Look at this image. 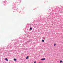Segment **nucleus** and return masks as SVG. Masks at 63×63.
<instances>
[{
	"label": "nucleus",
	"instance_id": "f257e3e1",
	"mask_svg": "<svg viewBox=\"0 0 63 63\" xmlns=\"http://www.w3.org/2000/svg\"><path fill=\"white\" fill-rule=\"evenodd\" d=\"M45 59H46L45 58H44L41 59V60H44Z\"/></svg>",
	"mask_w": 63,
	"mask_h": 63
},
{
	"label": "nucleus",
	"instance_id": "f03ea898",
	"mask_svg": "<svg viewBox=\"0 0 63 63\" xmlns=\"http://www.w3.org/2000/svg\"><path fill=\"white\" fill-rule=\"evenodd\" d=\"M5 60H6V61H8V60L7 58H6L5 59Z\"/></svg>",
	"mask_w": 63,
	"mask_h": 63
},
{
	"label": "nucleus",
	"instance_id": "7ed1b4c3",
	"mask_svg": "<svg viewBox=\"0 0 63 63\" xmlns=\"http://www.w3.org/2000/svg\"><path fill=\"white\" fill-rule=\"evenodd\" d=\"M60 63H61L62 62V60L60 61Z\"/></svg>",
	"mask_w": 63,
	"mask_h": 63
},
{
	"label": "nucleus",
	"instance_id": "20e7f679",
	"mask_svg": "<svg viewBox=\"0 0 63 63\" xmlns=\"http://www.w3.org/2000/svg\"><path fill=\"white\" fill-rule=\"evenodd\" d=\"M28 56H27L26 58V59H28Z\"/></svg>",
	"mask_w": 63,
	"mask_h": 63
},
{
	"label": "nucleus",
	"instance_id": "39448f33",
	"mask_svg": "<svg viewBox=\"0 0 63 63\" xmlns=\"http://www.w3.org/2000/svg\"><path fill=\"white\" fill-rule=\"evenodd\" d=\"M42 42H45V41H44V40H42Z\"/></svg>",
	"mask_w": 63,
	"mask_h": 63
},
{
	"label": "nucleus",
	"instance_id": "423d86ee",
	"mask_svg": "<svg viewBox=\"0 0 63 63\" xmlns=\"http://www.w3.org/2000/svg\"><path fill=\"white\" fill-rule=\"evenodd\" d=\"M14 61H16V60L15 59H14Z\"/></svg>",
	"mask_w": 63,
	"mask_h": 63
},
{
	"label": "nucleus",
	"instance_id": "0eeeda50",
	"mask_svg": "<svg viewBox=\"0 0 63 63\" xmlns=\"http://www.w3.org/2000/svg\"><path fill=\"white\" fill-rule=\"evenodd\" d=\"M30 29L31 30H32V28H31V27L30 28Z\"/></svg>",
	"mask_w": 63,
	"mask_h": 63
},
{
	"label": "nucleus",
	"instance_id": "6e6552de",
	"mask_svg": "<svg viewBox=\"0 0 63 63\" xmlns=\"http://www.w3.org/2000/svg\"><path fill=\"white\" fill-rule=\"evenodd\" d=\"M56 45V44H54V46H55Z\"/></svg>",
	"mask_w": 63,
	"mask_h": 63
},
{
	"label": "nucleus",
	"instance_id": "1a4fd4ad",
	"mask_svg": "<svg viewBox=\"0 0 63 63\" xmlns=\"http://www.w3.org/2000/svg\"><path fill=\"white\" fill-rule=\"evenodd\" d=\"M34 63H36V61H34Z\"/></svg>",
	"mask_w": 63,
	"mask_h": 63
},
{
	"label": "nucleus",
	"instance_id": "9d476101",
	"mask_svg": "<svg viewBox=\"0 0 63 63\" xmlns=\"http://www.w3.org/2000/svg\"><path fill=\"white\" fill-rule=\"evenodd\" d=\"M41 62H39V63H41Z\"/></svg>",
	"mask_w": 63,
	"mask_h": 63
}]
</instances>
